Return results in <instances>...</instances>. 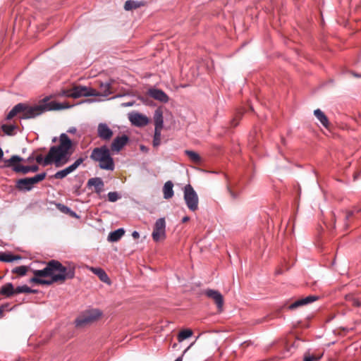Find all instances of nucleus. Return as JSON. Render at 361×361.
<instances>
[{"label": "nucleus", "mask_w": 361, "mask_h": 361, "mask_svg": "<svg viewBox=\"0 0 361 361\" xmlns=\"http://www.w3.org/2000/svg\"><path fill=\"white\" fill-rule=\"evenodd\" d=\"M63 265L56 259H51L46 264L43 269L34 270V277L30 282L50 286L54 283H63L67 280H71L75 275V266L72 263Z\"/></svg>", "instance_id": "1"}, {"label": "nucleus", "mask_w": 361, "mask_h": 361, "mask_svg": "<svg viewBox=\"0 0 361 361\" xmlns=\"http://www.w3.org/2000/svg\"><path fill=\"white\" fill-rule=\"evenodd\" d=\"M73 143L66 133L61 134L59 144L51 146L44 158L42 154L37 155L35 159L39 164L44 166L54 164L56 167H61L70 161Z\"/></svg>", "instance_id": "2"}, {"label": "nucleus", "mask_w": 361, "mask_h": 361, "mask_svg": "<svg viewBox=\"0 0 361 361\" xmlns=\"http://www.w3.org/2000/svg\"><path fill=\"white\" fill-rule=\"evenodd\" d=\"M62 108L61 104L54 101L36 105H30L27 103H18L8 113L6 116V120L9 121L15 116H18L20 120L32 119L42 115L46 111L59 110Z\"/></svg>", "instance_id": "3"}, {"label": "nucleus", "mask_w": 361, "mask_h": 361, "mask_svg": "<svg viewBox=\"0 0 361 361\" xmlns=\"http://www.w3.org/2000/svg\"><path fill=\"white\" fill-rule=\"evenodd\" d=\"M90 159L95 162H99V166L102 169L109 171L114 169V159L111 156L110 149L106 145L93 149Z\"/></svg>", "instance_id": "4"}, {"label": "nucleus", "mask_w": 361, "mask_h": 361, "mask_svg": "<svg viewBox=\"0 0 361 361\" xmlns=\"http://www.w3.org/2000/svg\"><path fill=\"white\" fill-rule=\"evenodd\" d=\"M102 315V312L98 309L89 310L75 319V326L77 327H84L97 321Z\"/></svg>", "instance_id": "5"}, {"label": "nucleus", "mask_w": 361, "mask_h": 361, "mask_svg": "<svg viewBox=\"0 0 361 361\" xmlns=\"http://www.w3.org/2000/svg\"><path fill=\"white\" fill-rule=\"evenodd\" d=\"M97 94V90L85 86H75L72 89L63 92V95L67 97L79 98L81 97L94 96Z\"/></svg>", "instance_id": "6"}, {"label": "nucleus", "mask_w": 361, "mask_h": 361, "mask_svg": "<svg viewBox=\"0 0 361 361\" xmlns=\"http://www.w3.org/2000/svg\"><path fill=\"white\" fill-rule=\"evenodd\" d=\"M184 200L191 212L198 209L199 198L197 192L190 184L186 185L184 188Z\"/></svg>", "instance_id": "7"}, {"label": "nucleus", "mask_w": 361, "mask_h": 361, "mask_svg": "<svg viewBox=\"0 0 361 361\" xmlns=\"http://www.w3.org/2000/svg\"><path fill=\"white\" fill-rule=\"evenodd\" d=\"M23 159L18 155H13L9 159L4 160L5 166L12 168L16 173H22L27 174L30 172V166H23L19 162L23 161Z\"/></svg>", "instance_id": "8"}, {"label": "nucleus", "mask_w": 361, "mask_h": 361, "mask_svg": "<svg viewBox=\"0 0 361 361\" xmlns=\"http://www.w3.org/2000/svg\"><path fill=\"white\" fill-rule=\"evenodd\" d=\"M152 237L155 242H158L166 238V221L164 218H159L156 221Z\"/></svg>", "instance_id": "9"}, {"label": "nucleus", "mask_w": 361, "mask_h": 361, "mask_svg": "<svg viewBox=\"0 0 361 361\" xmlns=\"http://www.w3.org/2000/svg\"><path fill=\"white\" fill-rule=\"evenodd\" d=\"M85 161V158L80 157L78 158L73 164L68 166L66 169L57 171L55 174L53 175V178L55 179H63L69 173L75 171L78 167Z\"/></svg>", "instance_id": "10"}, {"label": "nucleus", "mask_w": 361, "mask_h": 361, "mask_svg": "<svg viewBox=\"0 0 361 361\" xmlns=\"http://www.w3.org/2000/svg\"><path fill=\"white\" fill-rule=\"evenodd\" d=\"M114 135L113 130L106 123H99L97 126V136L101 140L108 142Z\"/></svg>", "instance_id": "11"}, {"label": "nucleus", "mask_w": 361, "mask_h": 361, "mask_svg": "<svg viewBox=\"0 0 361 361\" xmlns=\"http://www.w3.org/2000/svg\"><path fill=\"white\" fill-rule=\"evenodd\" d=\"M129 137L126 135L117 136L111 144L110 150L112 152H119L128 142Z\"/></svg>", "instance_id": "12"}, {"label": "nucleus", "mask_w": 361, "mask_h": 361, "mask_svg": "<svg viewBox=\"0 0 361 361\" xmlns=\"http://www.w3.org/2000/svg\"><path fill=\"white\" fill-rule=\"evenodd\" d=\"M205 295L212 299L216 303L219 312H221L224 306V298L221 293L216 290L207 289L205 290Z\"/></svg>", "instance_id": "13"}, {"label": "nucleus", "mask_w": 361, "mask_h": 361, "mask_svg": "<svg viewBox=\"0 0 361 361\" xmlns=\"http://www.w3.org/2000/svg\"><path fill=\"white\" fill-rule=\"evenodd\" d=\"M319 299V297L317 295H308L305 298L297 300L292 304L288 306L289 310H294L300 306L306 305L310 303H312Z\"/></svg>", "instance_id": "14"}, {"label": "nucleus", "mask_w": 361, "mask_h": 361, "mask_svg": "<svg viewBox=\"0 0 361 361\" xmlns=\"http://www.w3.org/2000/svg\"><path fill=\"white\" fill-rule=\"evenodd\" d=\"M131 123L139 127L147 126L149 123V119L146 116L139 113H135L130 116Z\"/></svg>", "instance_id": "15"}, {"label": "nucleus", "mask_w": 361, "mask_h": 361, "mask_svg": "<svg viewBox=\"0 0 361 361\" xmlns=\"http://www.w3.org/2000/svg\"><path fill=\"white\" fill-rule=\"evenodd\" d=\"M87 268L92 271L93 274L97 275L101 281L106 283L107 284L111 283V280L105 271L99 267H93L87 266Z\"/></svg>", "instance_id": "16"}, {"label": "nucleus", "mask_w": 361, "mask_h": 361, "mask_svg": "<svg viewBox=\"0 0 361 361\" xmlns=\"http://www.w3.org/2000/svg\"><path fill=\"white\" fill-rule=\"evenodd\" d=\"M149 95L156 100L166 103L169 101L168 95L161 90L152 89L149 90Z\"/></svg>", "instance_id": "17"}, {"label": "nucleus", "mask_w": 361, "mask_h": 361, "mask_svg": "<svg viewBox=\"0 0 361 361\" xmlns=\"http://www.w3.org/2000/svg\"><path fill=\"white\" fill-rule=\"evenodd\" d=\"M145 5L146 3L143 1L128 0L125 2L123 8L129 11L145 6Z\"/></svg>", "instance_id": "18"}, {"label": "nucleus", "mask_w": 361, "mask_h": 361, "mask_svg": "<svg viewBox=\"0 0 361 361\" xmlns=\"http://www.w3.org/2000/svg\"><path fill=\"white\" fill-rule=\"evenodd\" d=\"M16 188L20 191H30L33 188L28 178L18 179Z\"/></svg>", "instance_id": "19"}, {"label": "nucleus", "mask_w": 361, "mask_h": 361, "mask_svg": "<svg viewBox=\"0 0 361 361\" xmlns=\"http://www.w3.org/2000/svg\"><path fill=\"white\" fill-rule=\"evenodd\" d=\"M15 294V288L11 283H7L0 288V295L10 298Z\"/></svg>", "instance_id": "20"}, {"label": "nucleus", "mask_w": 361, "mask_h": 361, "mask_svg": "<svg viewBox=\"0 0 361 361\" xmlns=\"http://www.w3.org/2000/svg\"><path fill=\"white\" fill-rule=\"evenodd\" d=\"M88 186H94L95 192L99 193L104 188V182L100 178H92L87 181Z\"/></svg>", "instance_id": "21"}, {"label": "nucleus", "mask_w": 361, "mask_h": 361, "mask_svg": "<svg viewBox=\"0 0 361 361\" xmlns=\"http://www.w3.org/2000/svg\"><path fill=\"white\" fill-rule=\"evenodd\" d=\"M314 115L316 118L320 121L322 125L326 128H329V121L327 116L324 114V113L319 109H317L314 111Z\"/></svg>", "instance_id": "22"}, {"label": "nucleus", "mask_w": 361, "mask_h": 361, "mask_svg": "<svg viewBox=\"0 0 361 361\" xmlns=\"http://www.w3.org/2000/svg\"><path fill=\"white\" fill-rule=\"evenodd\" d=\"M154 129L162 130L164 125L163 114L160 109H157L154 115Z\"/></svg>", "instance_id": "23"}, {"label": "nucleus", "mask_w": 361, "mask_h": 361, "mask_svg": "<svg viewBox=\"0 0 361 361\" xmlns=\"http://www.w3.org/2000/svg\"><path fill=\"white\" fill-rule=\"evenodd\" d=\"M111 88V86L110 83L102 82L99 85V90L97 91V94L96 96L107 97V96L110 95L112 93Z\"/></svg>", "instance_id": "24"}, {"label": "nucleus", "mask_w": 361, "mask_h": 361, "mask_svg": "<svg viewBox=\"0 0 361 361\" xmlns=\"http://www.w3.org/2000/svg\"><path fill=\"white\" fill-rule=\"evenodd\" d=\"M173 184L171 180L165 183L163 188L164 197L165 199H170L173 196Z\"/></svg>", "instance_id": "25"}, {"label": "nucleus", "mask_w": 361, "mask_h": 361, "mask_svg": "<svg viewBox=\"0 0 361 361\" xmlns=\"http://www.w3.org/2000/svg\"><path fill=\"white\" fill-rule=\"evenodd\" d=\"M125 231L123 228H118L113 232H111L108 236L109 241L116 242L119 240L124 235Z\"/></svg>", "instance_id": "26"}, {"label": "nucleus", "mask_w": 361, "mask_h": 361, "mask_svg": "<svg viewBox=\"0 0 361 361\" xmlns=\"http://www.w3.org/2000/svg\"><path fill=\"white\" fill-rule=\"evenodd\" d=\"M185 154L188 156L190 160L194 164H199L202 161L200 154L192 150H185Z\"/></svg>", "instance_id": "27"}, {"label": "nucleus", "mask_w": 361, "mask_h": 361, "mask_svg": "<svg viewBox=\"0 0 361 361\" xmlns=\"http://www.w3.org/2000/svg\"><path fill=\"white\" fill-rule=\"evenodd\" d=\"M18 128V126L14 124L7 125L3 124L1 126V129L4 132V133L8 136H12L15 135L14 130Z\"/></svg>", "instance_id": "28"}, {"label": "nucleus", "mask_w": 361, "mask_h": 361, "mask_svg": "<svg viewBox=\"0 0 361 361\" xmlns=\"http://www.w3.org/2000/svg\"><path fill=\"white\" fill-rule=\"evenodd\" d=\"M20 257L18 255H13L11 254L8 253H1L0 254V261L4 262H11L16 259H20Z\"/></svg>", "instance_id": "29"}, {"label": "nucleus", "mask_w": 361, "mask_h": 361, "mask_svg": "<svg viewBox=\"0 0 361 361\" xmlns=\"http://www.w3.org/2000/svg\"><path fill=\"white\" fill-rule=\"evenodd\" d=\"M37 292V290H33L28 287L27 285H23L22 286H18L15 288V294L18 293H36Z\"/></svg>", "instance_id": "30"}, {"label": "nucleus", "mask_w": 361, "mask_h": 361, "mask_svg": "<svg viewBox=\"0 0 361 361\" xmlns=\"http://www.w3.org/2000/svg\"><path fill=\"white\" fill-rule=\"evenodd\" d=\"M46 175H47L46 173L43 172V173L37 174V175H35L33 177L28 178V179L30 180V184L32 186V188L34 187V185L35 184H37L39 182L43 180L46 178Z\"/></svg>", "instance_id": "31"}, {"label": "nucleus", "mask_w": 361, "mask_h": 361, "mask_svg": "<svg viewBox=\"0 0 361 361\" xmlns=\"http://www.w3.org/2000/svg\"><path fill=\"white\" fill-rule=\"evenodd\" d=\"M192 335V331L187 329L182 330L179 332L178 335V341L179 342H182L183 340L190 337Z\"/></svg>", "instance_id": "32"}, {"label": "nucleus", "mask_w": 361, "mask_h": 361, "mask_svg": "<svg viewBox=\"0 0 361 361\" xmlns=\"http://www.w3.org/2000/svg\"><path fill=\"white\" fill-rule=\"evenodd\" d=\"M28 271V268L26 266H19L16 267L12 270V273L16 274L20 276H25Z\"/></svg>", "instance_id": "33"}, {"label": "nucleus", "mask_w": 361, "mask_h": 361, "mask_svg": "<svg viewBox=\"0 0 361 361\" xmlns=\"http://www.w3.org/2000/svg\"><path fill=\"white\" fill-rule=\"evenodd\" d=\"M161 130L154 129V135L153 138V146L158 147L161 142Z\"/></svg>", "instance_id": "34"}, {"label": "nucleus", "mask_w": 361, "mask_h": 361, "mask_svg": "<svg viewBox=\"0 0 361 361\" xmlns=\"http://www.w3.org/2000/svg\"><path fill=\"white\" fill-rule=\"evenodd\" d=\"M243 114H244V110L243 109L237 111V112L235 113V117L233 118V119L231 121L232 125L233 126H236L238 125V121L242 118Z\"/></svg>", "instance_id": "35"}, {"label": "nucleus", "mask_w": 361, "mask_h": 361, "mask_svg": "<svg viewBox=\"0 0 361 361\" xmlns=\"http://www.w3.org/2000/svg\"><path fill=\"white\" fill-rule=\"evenodd\" d=\"M109 201L114 202L119 199V195L116 192H109L108 193Z\"/></svg>", "instance_id": "36"}, {"label": "nucleus", "mask_w": 361, "mask_h": 361, "mask_svg": "<svg viewBox=\"0 0 361 361\" xmlns=\"http://www.w3.org/2000/svg\"><path fill=\"white\" fill-rule=\"evenodd\" d=\"M348 301L351 303L352 305L355 307H360L361 305V302L357 298L350 296L348 298Z\"/></svg>", "instance_id": "37"}, {"label": "nucleus", "mask_w": 361, "mask_h": 361, "mask_svg": "<svg viewBox=\"0 0 361 361\" xmlns=\"http://www.w3.org/2000/svg\"><path fill=\"white\" fill-rule=\"evenodd\" d=\"M360 212H361V207L360 208H354L351 211H348V212H346L345 219L348 220L351 216H353L354 215V214L360 213Z\"/></svg>", "instance_id": "38"}, {"label": "nucleus", "mask_w": 361, "mask_h": 361, "mask_svg": "<svg viewBox=\"0 0 361 361\" xmlns=\"http://www.w3.org/2000/svg\"><path fill=\"white\" fill-rule=\"evenodd\" d=\"M57 208L59 209L61 212L66 213V214L71 212L69 207H68L63 204H59L57 205Z\"/></svg>", "instance_id": "39"}, {"label": "nucleus", "mask_w": 361, "mask_h": 361, "mask_svg": "<svg viewBox=\"0 0 361 361\" xmlns=\"http://www.w3.org/2000/svg\"><path fill=\"white\" fill-rule=\"evenodd\" d=\"M319 357L314 355H305L303 361H317Z\"/></svg>", "instance_id": "40"}, {"label": "nucleus", "mask_w": 361, "mask_h": 361, "mask_svg": "<svg viewBox=\"0 0 361 361\" xmlns=\"http://www.w3.org/2000/svg\"><path fill=\"white\" fill-rule=\"evenodd\" d=\"M39 170L37 165L30 166V172H36Z\"/></svg>", "instance_id": "41"}, {"label": "nucleus", "mask_w": 361, "mask_h": 361, "mask_svg": "<svg viewBox=\"0 0 361 361\" xmlns=\"http://www.w3.org/2000/svg\"><path fill=\"white\" fill-rule=\"evenodd\" d=\"M132 236L133 237V238L137 239L140 237V233L137 231H135L133 232Z\"/></svg>", "instance_id": "42"}, {"label": "nucleus", "mask_w": 361, "mask_h": 361, "mask_svg": "<svg viewBox=\"0 0 361 361\" xmlns=\"http://www.w3.org/2000/svg\"><path fill=\"white\" fill-rule=\"evenodd\" d=\"M4 311H5V305H1L0 307V318L3 317Z\"/></svg>", "instance_id": "43"}, {"label": "nucleus", "mask_w": 361, "mask_h": 361, "mask_svg": "<svg viewBox=\"0 0 361 361\" xmlns=\"http://www.w3.org/2000/svg\"><path fill=\"white\" fill-rule=\"evenodd\" d=\"M77 131V129L75 127L70 128L68 130L70 133H75Z\"/></svg>", "instance_id": "44"}, {"label": "nucleus", "mask_w": 361, "mask_h": 361, "mask_svg": "<svg viewBox=\"0 0 361 361\" xmlns=\"http://www.w3.org/2000/svg\"><path fill=\"white\" fill-rule=\"evenodd\" d=\"M228 190L233 198H236V195L229 188H228Z\"/></svg>", "instance_id": "45"}, {"label": "nucleus", "mask_w": 361, "mask_h": 361, "mask_svg": "<svg viewBox=\"0 0 361 361\" xmlns=\"http://www.w3.org/2000/svg\"><path fill=\"white\" fill-rule=\"evenodd\" d=\"M189 220H190V217H189V216H184V217L183 218V219H182V222H183V223H185V222L188 221Z\"/></svg>", "instance_id": "46"}, {"label": "nucleus", "mask_w": 361, "mask_h": 361, "mask_svg": "<svg viewBox=\"0 0 361 361\" xmlns=\"http://www.w3.org/2000/svg\"><path fill=\"white\" fill-rule=\"evenodd\" d=\"M34 157L32 155L30 156L27 159V162H32L33 160H34Z\"/></svg>", "instance_id": "47"}, {"label": "nucleus", "mask_w": 361, "mask_h": 361, "mask_svg": "<svg viewBox=\"0 0 361 361\" xmlns=\"http://www.w3.org/2000/svg\"><path fill=\"white\" fill-rule=\"evenodd\" d=\"M3 157H4V152L2 150V149L0 147V159H3Z\"/></svg>", "instance_id": "48"}, {"label": "nucleus", "mask_w": 361, "mask_h": 361, "mask_svg": "<svg viewBox=\"0 0 361 361\" xmlns=\"http://www.w3.org/2000/svg\"><path fill=\"white\" fill-rule=\"evenodd\" d=\"M175 361H183L182 357H178Z\"/></svg>", "instance_id": "49"}, {"label": "nucleus", "mask_w": 361, "mask_h": 361, "mask_svg": "<svg viewBox=\"0 0 361 361\" xmlns=\"http://www.w3.org/2000/svg\"><path fill=\"white\" fill-rule=\"evenodd\" d=\"M4 305H5V310H8L9 305L8 304H4Z\"/></svg>", "instance_id": "50"}, {"label": "nucleus", "mask_w": 361, "mask_h": 361, "mask_svg": "<svg viewBox=\"0 0 361 361\" xmlns=\"http://www.w3.org/2000/svg\"><path fill=\"white\" fill-rule=\"evenodd\" d=\"M123 105L126 106H131V104H129V103L128 104H124Z\"/></svg>", "instance_id": "51"}, {"label": "nucleus", "mask_w": 361, "mask_h": 361, "mask_svg": "<svg viewBox=\"0 0 361 361\" xmlns=\"http://www.w3.org/2000/svg\"><path fill=\"white\" fill-rule=\"evenodd\" d=\"M56 137H54V138L52 140V141H53V142H55V141H56Z\"/></svg>", "instance_id": "52"}]
</instances>
